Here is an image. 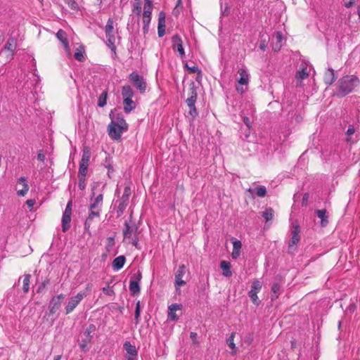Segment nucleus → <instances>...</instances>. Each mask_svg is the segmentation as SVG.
<instances>
[{
	"label": "nucleus",
	"instance_id": "12",
	"mask_svg": "<svg viewBox=\"0 0 360 360\" xmlns=\"http://www.w3.org/2000/svg\"><path fill=\"white\" fill-rule=\"evenodd\" d=\"M186 274V266L182 264L180 265L175 273V285L177 287L183 286L186 282L182 279Z\"/></svg>",
	"mask_w": 360,
	"mask_h": 360
},
{
	"label": "nucleus",
	"instance_id": "25",
	"mask_svg": "<svg viewBox=\"0 0 360 360\" xmlns=\"http://www.w3.org/2000/svg\"><path fill=\"white\" fill-rule=\"evenodd\" d=\"M124 349L127 352L126 356H137V350L134 345H132L130 342L127 341L124 344Z\"/></svg>",
	"mask_w": 360,
	"mask_h": 360
},
{
	"label": "nucleus",
	"instance_id": "60",
	"mask_svg": "<svg viewBox=\"0 0 360 360\" xmlns=\"http://www.w3.org/2000/svg\"><path fill=\"white\" fill-rule=\"evenodd\" d=\"M103 292L105 294L108 295H110L111 293H112V290H110L108 288H103Z\"/></svg>",
	"mask_w": 360,
	"mask_h": 360
},
{
	"label": "nucleus",
	"instance_id": "1",
	"mask_svg": "<svg viewBox=\"0 0 360 360\" xmlns=\"http://www.w3.org/2000/svg\"><path fill=\"white\" fill-rule=\"evenodd\" d=\"M360 84L359 79L355 75H345L337 83L336 95L342 98L350 94Z\"/></svg>",
	"mask_w": 360,
	"mask_h": 360
},
{
	"label": "nucleus",
	"instance_id": "31",
	"mask_svg": "<svg viewBox=\"0 0 360 360\" xmlns=\"http://www.w3.org/2000/svg\"><path fill=\"white\" fill-rule=\"evenodd\" d=\"M74 57L78 61H83L85 59L84 49L83 46L79 45L77 48L75 49Z\"/></svg>",
	"mask_w": 360,
	"mask_h": 360
},
{
	"label": "nucleus",
	"instance_id": "49",
	"mask_svg": "<svg viewBox=\"0 0 360 360\" xmlns=\"http://www.w3.org/2000/svg\"><path fill=\"white\" fill-rule=\"evenodd\" d=\"M37 160L40 162H44L45 160V154L44 153L43 150H39L37 154Z\"/></svg>",
	"mask_w": 360,
	"mask_h": 360
},
{
	"label": "nucleus",
	"instance_id": "48",
	"mask_svg": "<svg viewBox=\"0 0 360 360\" xmlns=\"http://www.w3.org/2000/svg\"><path fill=\"white\" fill-rule=\"evenodd\" d=\"M242 117L244 124L247 126L248 129H250L252 126V121L250 118L245 115H243Z\"/></svg>",
	"mask_w": 360,
	"mask_h": 360
},
{
	"label": "nucleus",
	"instance_id": "39",
	"mask_svg": "<svg viewBox=\"0 0 360 360\" xmlns=\"http://www.w3.org/2000/svg\"><path fill=\"white\" fill-rule=\"evenodd\" d=\"M88 167H89L88 163H84V162H80L79 174H78L79 176H86Z\"/></svg>",
	"mask_w": 360,
	"mask_h": 360
},
{
	"label": "nucleus",
	"instance_id": "20",
	"mask_svg": "<svg viewBox=\"0 0 360 360\" xmlns=\"http://www.w3.org/2000/svg\"><path fill=\"white\" fill-rule=\"evenodd\" d=\"M71 215L72 213H66L65 212H63V217H62V229L63 231L65 232L67 231L70 228V222L71 221Z\"/></svg>",
	"mask_w": 360,
	"mask_h": 360
},
{
	"label": "nucleus",
	"instance_id": "63",
	"mask_svg": "<svg viewBox=\"0 0 360 360\" xmlns=\"http://www.w3.org/2000/svg\"><path fill=\"white\" fill-rule=\"evenodd\" d=\"M126 360H137V356H126Z\"/></svg>",
	"mask_w": 360,
	"mask_h": 360
},
{
	"label": "nucleus",
	"instance_id": "42",
	"mask_svg": "<svg viewBox=\"0 0 360 360\" xmlns=\"http://www.w3.org/2000/svg\"><path fill=\"white\" fill-rule=\"evenodd\" d=\"M130 194H131V189L129 187H126L124 188L121 200H123L125 202H128Z\"/></svg>",
	"mask_w": 360,
	"mask_h": 360
},
{
	"label": "nucleus",
	"instance_id": "43",
	"mask_svg": "<svg viewBox=\"0 0 360 360\" xmlns=\"http://www.w3.org/2000/svg\"><path fill=\"white\" fill-rule=\"evenodd\" d=\"M185 67L190 73H195L199 71L198 67L195 65H190L186 63Z\"/></svg>",
	"mask_w": 360,
	"mask_h": 360
},
{
	"label": "nucleus",
	"instance_id": "27",
	"mask_svg": "<svg viewBox=\"0 0 360 360\" xmlns=\"http://www.w3.org/2000/svg\"><path fill=\"white\" fill-rule=\"evenodd\" d=\"M134 91L129 85H125L122 89V96L124 99L131 98L134 96Z\"/></svg>",
	"mask_w": 360,
	"mask_h": 360
},
{
	"label": "nucleus",
	"instance_id": "33",
	"mask_svg": "<svg viewBox=\"0 0 360 360\" xmlns=\"http://www.w3.org/2000/svg\"><path fill=\"white\" fill-rule=\"evenodd\" d=\"M129 290L132 295L139 294L140 292V287L138 281H131L129 284Z\"/></svg>",
	"mask_w": 360,
	"mask_h": 360
},
{
	"label": "nucleus",
	"instance_id": "36",
	"mask_svg": "<svg viewBox=\"0 0 360 360\" xmlns=\"http://www.w3.org/2000/svg\"><path fill=\"white\" fill-rule=\"evenodd\" d=\"M249 191H252L258 197H264L266 195V189L263 186L257 187L255 190L250 189Z\"/></svg>",
	"mask_w": 360,
	"mask_h": 360
},
{
	"label": "nucleus",
	"instance_id": "18",
	"mask_svg": "<svg viewBox=\"0 0 360 360\" xmlns=\"http://www.w3.org/2000/svg\"><path fill=\"white\" fill-rule=\"evenodd\" d=\"M336 79L334 70L332 68H328L325 72L323 77L325 83L328 85H331Z\"/></svg>",
	"mask_w": 360,
	"mask_h": 360
},
{
	"label": "nucleus",
	"instance_id": "8",
	"mask_svg": "<svg viewBox=\"0 0 360 360\" xmlns=\"http://www.w3.org/2000/svg\"><path fill=\"white\" fill-rule=\"evenodd\" d=\"M262 287V283L259 280L256 279L253 281L251 285V289L248 292V295L250 300L257 306L259 305L261 302L259 300V297H257V293L260 292Z\"/></svg>",
	"mask_w": 360,
	"mask_h": 360
},
{
	"label": "nucleus",
	"instance_id": "2",
	"mask_svg": "<svg viewBox=\"0 0 360 360\" xmlns=\"http://www.w3.org/2000/svg\"><path fill=\"white\" fill-rule=\"evenodd\" d=\"M92 284L88 283L84 291H80L75 296L71 297L65 307V312L67 314L71 313L79 304V302L87 296L91 291Z\"/></svg>",
	"mask_w": 360,
	"mask_h": 360
},
{
	"label": "nucleus",
	"instance_id": "32",
	"mask_svg": "<svg viewBox=\"0 0 360 360\" xmlns=\"http://www.w3.org/2000/svg\"><path fill=\"white\" fill-rule=\"evenodd\" d=\"M90 158L91 150L87 146L84 147L82 151V156L80 162L89 164Z\"/></svg>",
	"mask_w": 360,
	"mask_h": 360
},
{
	"label": "nucleus",
	"instance_id": "17",
	"mask_svg": "<svg viewBox=\"0 0 360 360\" xmlns=\"http://www.w3.org/2000/svg\"><path fill=\"white\" fill-rule=\"evenodd\" d=\"M18 184L21 186V189H18L17 191V194L18 196H25L29 191V186L26 182V179L25 177H20L18 180Z\"/></svg>",
	"mask_w": 360,
	"mask_h": 360
},
{
	"label": "nucleus",
	"instance_id": "7",
	"mask_svg": "<svg viewBox=\"0 0 360 360\" xmlns=\"http://www.w3.org/2000/svg\"><path fill=\"white\" fill-rule=\"evenodd\" d=\"M129 78L130 82L141 93L146 91L147 84L143 77L140 76L137 72H133L129 75Z\"/></svg>",
	"mask_w": 360,
	"mask_h": 360
},
{
	"label": "nucleus",
	"instance_id": "23",
	"mask_svg": "<svg viewBox=\"0 0 360 360\" xmlns=\"http://www.w3.org/2000/svg\"><path fill=\"white\" fill-rule=\"evenodd\" d=\"M316 216L321 219V225L325 227L328 224V216L326 210H317L316 211Z\"/></svg>",
	"mask_w": 360,
	"mask_h": 360
},
{
	"label": "nucleus",
	"instance_id": "46",
	"mask_svg": "<svg viewBox=\"0 0 360 360\" xmlns=\"http://www.w3.org/2000/svg\"><path fill=\"white\" fill-rule=\"evenodd\" d=\"M140 314H141L140 302H138L136 303V310H135V319H136V322H139V321Z\"/></svg>",
	"mask_w": 360,
	"mask_h": 360
},
{
	"label": "nucleus",
	"instance_id": "5",
	"mask_svg": "<svg viewBox=\"0 0 360 360\" xmlns=\"http://www.w3.org/2000/svg\"><path fill=\"white\" fill-rule=\"evenodd\" d=\"M238 74L240 77L237 79L238 84L236 85V89L239 94H243L247 89V88L243 86H248L250 79V75L247 70L243 68L239 69Z\"/></svg>",
	"mask_w": 360,
	"mask_h": 360
},
{
	"label": "nucleus",
	"instance_id": "4",
	"mask_svg": "<svg viewBox=\"0 0 360 360\" xmlns=\"http://www.w3.org/2000/svg\"><path fill=\"white\" fill-rule=\"evenodd\" d=\"M123 235L124 240H127L129 243L137 246V227L135 224H132L126 221L124 224V229L123 230Z\"/></svg>",
	"mask_w": 360,
	"mask_h": 360
},
{
	"label": "nucleus",
	"instance_id": "62",
	"mask_svg": "<svg viewBox=\"0 0 360 360\" xmlns=\"http://www.w3.org/2000/svg\"><path fill=\"white\" fill-rule=\"evenodd\" d=\"M220 266L223 271V275H225V261L221 262Z\"/></svg>",
	"mask_w": 360,
	"mask_h": 360
},
{
	"label": "nucleus",
	"instance_id": "55",
	"mask_svg": "<svg viewBox=\"0 0 360 360\" xmlns=\"http://www.w3.org/2000/svg\"><path fill=\"white\" fill-rule=\"evenodd\" d=\"M26 204L28 206V207L30 209V210H32V207L35 204V200H32V199H30V200H27L26 201Z\"/></svg>",
	"mask_w": 360,
	"mask_h": 360
},
{
	"label": "nucleus",
	"instance_id": "11",
	"mask_svg": "<svg viewBox=\"0 0 360 360\" xmlns=\"http://www.w3.org/2000/svg\"><path fill=\"white\" fill-rule=\"evenodd\" d=\"M172 48L176 51L180 56L182 58L185 55L184 49L182 44V40L178 35H174L172 38Z\"/></svg>",
	"mask_w": 360,
	"mask_h": 360
},
{
	"label": "nucleus",
	"instance_id": "10",
	"mask_svg": "<svg viewBox=\"0 0 360 360\" xmlns=\"http://www.w3.org/2000/svg\"><path fill=\"white\" fill-rule=\"evenodd\" d=\"M300 228L298 226H293L291 232V239L288 243V252L292 253L296 250V245L300 241Z\"/></svg>",
	"mask_w": 360,
	"mask_h": 360
},
{
	"label": "nucleus",
	"instance_id": "37",
	"mask_svg": "<svg viewBox=\"0 0 360 360\" xmlns=\"http://www.w3.org/2000/svg\"><path fill=\"white\" fill-rule=\"evenodd\" d=\"M143 21V31L144 34L148 33L149 30V25L150 22V17L142 16Z\"/></svg>",
	"mask_w": 360,
	"mask_h": 360
},
{
	"label": "nucleus",
	"instance_id": "29",
	"mask_svg": "<svg viewBox=\"0 0 360 360\" xmlns=\"http://www.w3.org/2000/svg\"><path fill=\"white\" fill-rule=\"evenodd\" d=\"M90 213L89 214V217H87L86 222H85V228L89 229L91 221L94 217H98L100 215V211L99 210H89Z\"/></svg>",
	"mask_w": 360,
	"mask_h": 360
},
{
	"label": "nucleus",
	"instance_id": "30",
	"mask_svg": "<svg viewBox=\"0 0 360 360\" xmlns=\"http://www.w3.org/2000/svg\"><path fill=\"white\" fill-rule=\"evenodd\" d=\"M274 216V211L271 207H268L265 209L264 212H262V217L264 218L266 221V224L269 221H271Z\"/></svg>",
	"mask_w": 360,
	"mask_h": 360
},
{
	"label": "nucleus",
	"instance_id": "41",
	"mask_svg": "<svg viewBox=\"0 0 360 360\" xmlns=\"http://www.w3.org/2000/svg\"><path fill=\"white\" fill-rule=\"evenodd\" d=\"M226 343H228L229 347L233 349L231 352V354H236V345L233 342V333L231 335V336L226 340Z\"/></svg>",
	"mask_w": 360,
	"mask_h": 360
},
{
	"label": "nucleus",
	"instance_id": "3",
	"mask_svg": "<svg viewBox=\"0 0 360 360\" xmlns=\"http://www.w3.org/2000/svg\"><path fill=\"white\" fill-rule=\"evenodd\" d=\"M127 128L128 125L124 120H120L119 122H112L108 126V134L112 139L118 140Z\"/></svg>",
	"mask_w": 360,
	"mask_h": 360
},
{
	"label": "nucleus",
	"instance_id": "45",
	"mask_svg": "<svg viewBox=\"0 0 360 360\" xmlns=\"http://www.w3.org/2000/svg\"><path fill=\"white\" fill-rule=\"evenodd\" d=\"M71 9L76 10L77 8V4L75 0H64Z\"/></svg>",
	"mask_w": 360,
	"mask_h": 360
},
{
	"label": "nucleus",
	"instance_id": "13",
	"mask_svg": "<svg viewBox=\"0 0 360 360\" xmlns=\"http://www.w3.org/2000/svg\"><path fill=\"white\" fill-rule=\"evenodd\" d=\"M56 37L58 39V40H60L61 41L66 53L68 54V56L69 57H70L71 52H70V46H69V44H68V42L67 40V34H66L65 32H64L62 30H58V32L56 33Z\"/></svg>",
	"mask_w": 360,
	"mask_h": 360
},
{
	"label": "nucleus",
	"instance_id": "47",
	"mask_svg": "<svg viewBox=\"0 0 360 360\" xmlns=\"http://www.w3.org/2000/svg\"><path fill=\"white\" fill-rule=\"evenodd\" d=\"M78 186L81 190H84L85 188V176H79Z\"/></svg>",
	"mask_w": 360,
	"mask_h": 360
},
{
	"label": "nucleus",
	"instance_id": "6",
	"mask_svg": "<svg viewBox=\"0 0 360 360\" xmlns=\"http://www.w3.org/2000/svg\"><path fill=\"white\" fill-rule=\"evenodd\" d=\"M114 22L109 18L105 25V32L107 38V44L112 51L115 50V35L114 32Z\"/></svg>",
	"mask_w": 360,
	"mask_h": 360
},
{
	"label": "nucleus",
	"instance_id": "16",
	"mask_svg": "<svg viewBox=\"0 0 360 360\" xmlns=\"http://www.w3.org/2000/svg\"><path fill=\"white\" fill-rule=\"evenodd\" d=\"M283 36L281 32H276L272 37L273 49L274 51H279L282 46Z\"/></svg>",
	"mask_w": 360,
	"mask_h": 360
},
{
	"label": "nucleus",
	"instance_id": "52",
	"mask_svg": "<svg viewBox=\"0 0 360 360\" xmlns=\"http://www.w3.org/2000/svg\"><path fill=\"white\" fill-rule=\"evenodd\" d=\"M354 132H355L354 127L353 125H349L346 131V134L349 136L354 134Z\"/></svg>",
	"mask_w": 360,
	"mask_h": 360
},
{
	"label": "nucleus",
	"instance_id": "50",
	"mask_svg": "<svg viewBox=\"0 0 360 360\" xmlns=\"http://www.w3.org/2000/svg\"><path fill=\"white\" fill-rule=\"evenodd\" d=\"M128 202H125L123 200H121L119 206H118V211H120L121 213L123 212V211L125 210Z\"/></svg>",
	"mask_w": 360,
	"mask_h": 360
},
{
	"label": "nucleus",
	"instance_id": "15",
	"mask_svg": "<svg viewBox=\"0 0 360 360\" xmlns=\"http://www.w3.org/2000/svg\"><path fill=\"white\" fill-rule=\"evenodd\" d=\"M182 309V305L181 304H172L168 307V319L172 321H177L178 316L176 314V311H180Z\"/></svg>",
	"mask_w": 360,
	"mask_h": 360
},
{
	"label": "nucleus",
	"instance_id": "24",
	"mask_svg": "<svg viewBox=\"0 0 360 360\" xmlns=\"http://www.w3.org/2000/svg\"><path fill=\"white\" fill-rule=\"evenodd\" d=\"M17 45L16 39L14 37H10L7 40L6 45L4 46V49L8 51L11 53V56H13L14 49H15Z\"/></svg>",
	"mask_w": 360,
	"mask_h": 360
},
{
	"label": "nucleus",
	"instance_id": "59",
	"mask_svg": "<svg viewBox=\"0 0 360 360\" xmlns=\"http://www.w3.org/2000/svg\"><path fill=\"white\" fill-rule=\"evenodd\" d=\"M354 1H355V0H349V1L345 3V7H347V8L352 7L354 5Z\"/></svg>",
	"mask_w": 360,
	"mask_h": 360
},
{
	"label": "nucleus",
	"instance_id": "56",
	"mask_svg": "<svg viewBox=\"0 0 360 360\" xmlns=\"http://www.w3.org/2000/svg\"><path fill=\"white\" fill-rule=\"evenodd\" d=\"M66 213L71 212L72 213V201H69L66 205L65 211Z\"/></svg>",
	"mask_w": 360,
	"mask_h": 360
},
{
	"label": "nucleus",
	"instance_id": "19",
	"mask_svg": "<svg viewBox=\"0 0 360 360\" xmlns=\"http://www.w3.org/2000/svg\"><path fill=\"white\" fill-rule=\"evenodd\" d=\"M126 259L124 256L120 255L112 261V266L114 270L118 271L122 269L125 263Z\"/></svg>",
	"mask_w": 360,
	"mask_h": 360
},
{
	"label": "nucleus",
	"instance_id": "35",
	"mask_svg": "<svg viewBox=\"0 0 360 360\" xmlns=\"http://www.w3.org/2000/svg\"><path fill=\"white\" fill-rule=\"evenodd\" d=\"M30 278H31V276L30 274H25L23 276L22 290H23V292L25 293H27L30 289Z\"/></svg>",
	"mask_w": 360,
	"mask_h": 360
},
{
	"label": "nucleus",
	"instance_id": "26",
	"mask_svg": "<svg viewBox=\"0 0 360 360\" xmlns=\"http://www.w3.org/2000/svg\"><path fill=\"white\" fill-rule=\"evenodd\" d=\"M123 105L124 112L127 113L130 112L136 108V104L134 101H132L131 98L124 99L123 100Z\"/></svg>",
	"mask_w": 360,
	"mask_h": 360
},
{
	"label": "nucleus",
	"instance_id": "58",
	"mask_svg": "<svg viewBox=\"0 0 360 360\" xmlns=\"http://www.w3.org/2000/svg\"><path fill=\"white\" fill-rule=\"evenodd\" d=\"M103 195H102V194H100V195H98L96 198V199H95L94 200H95L96 202H99V203H101V204H102V205H103Z\"/></svg>",
	"mask_w": 360,
	"mask_h": 360
},
{
	"label": "nucleus",
	"instance_id": "28",
	"mask_svg": "<svg viewBox=\"0 0 360 360\" xmlns=\"http://www.w3.org/2000/svg\"><path fill=\"white\" fill-rule=\"evenodd\" d=\"M281 292V285L278 283H273L271 286V299L272 301L276 300Z\"/></svg>",
	"mask_w": 360,
	"mask_h": 360
},
{
	"label": "nucleus",
	"instance_id": "14",
	"mask_svg": "<svg viewBox=\"0 0 360 360\" xmlns=\"http://www.w3.org/2000/svg\"><path fill=\"white\" fill-rule=\"evenodd\" d=\"M233 243V250L231 252V257L233 259H237L240 255V251L242 248V243L240 240L231 238Z\"/></svg>",
	"mask_w": 360,
	"mask_h": 360
},
{
	"label": "nucleus",
	"instance_id": "57",
	"mask_svg": "<svg viewBox=\"0 0 360 360\" xmlns=\"http://www.w3.org/2000/svg\"><path fill=\"white\" fill-rule=\"evenodd\" d=\"M197 337H198V335L196 333H194V332H191L190 333V338L191 339L193 340V342L194 343H196L197 342Z\"/></svg>",
	"mask_w": 360,
	"mask_h": 360
},
{
	"label": "nucleus",
	"instance_id": "61",
	"mask_svg": "<svg viewBox=\"0 0 360 360\" xmlns=\"http://www.w3.org/2000/svg\"><path fill=\"white\" fill-rule=\"evenodd\" d=\"M158 26L165 27V20L158 19Z\"/></svg>",
	"mask_w": 360,
	"mask_h": 360
},
{
	"label": "nucleus",
	"instance_id": "54",
	"mask_svg": "<svg viewBox=\"0 0 360 360\" xmlns=\"http://www.w3.org/2000/svg\"><path fill=\"white\" fill-rule=\"evenodd\" d=\"M158 36L160 37H163L165 33V27L158 26Z\"/></svg>",
	"mask_w": 360,
	"mask_h": 360
},
{
	"label": "nucleus",
	"instance_id": "22",
	"mask_svg": "<svg viewBox=\"0 0 360 360\" xmlns=\"http://www.w3.org/2000/svg\"><path fill=\"white\" fill-rule=\"evenodd\" d=\"M95 326L94 325H90L84 331V335L85 336V340L84 342L85 343H82L80 345L81 347L84 348L86 345V343L89 342L91 340V334L94 332L95 330Z\"/></svg>",
	"mask_w": 360,
	"mask_h": 360
},
{
	"label": "nucleus",
	"instance_id": "9",
	"mask_svg": "<svg viewBox=\"0 0 360 360\" xmlns=\"http://www.w3.org/2000/svg\"><path fill=\"white\" fill-rule=\"evenodd\" d=\"M64 297V295L60 294L51 298L49 304V312L50 314L53 315L58 311Z\"/></svg>",
	"mask_w": 360,
	"mask_h": 360
},
{
	"label": "nucleus",
	"instance_id": "21",
	"mask_svg": "<svg viewBox=\"0 0 360 360\" xmlns=\"http://www.w3.org/2000/svg\"><path fill=\"white\" fill-rule=\"evenodd\" d=\"M196 101V94L192 95L186 99L187 105L190 108V114L191 115L196 114V109L195 108V103Z\"/></svg>",
	"mask_w": 360,
	"mask_h": 360
},
{
	"label": "nucleus",
	"instance_id": "44",
	"mask_svg": "<svg viewBox=\"0 0 360 360\" xmlns=\"http://www.w3.org/2000/svg\"><path fill=\"white\" fill-rule=\"evenodd\" d=\"M101 207L102 204L94 200V202L90 205L89 210H99L101 212Z\"/></svg>",
	"mask_w": 360,
	"mask_h": 360
},
{
	"label": "nucleus",
	"instance_id": "38",
	"mask_svg": "<svg viewBox=\"0 0 360 360\" xmlns=\"http://www.w3.org/2000/svg\"><path fill=\"white\" fill-rule=\"evenodd\" d=\"M107 96L108 94L106 91L102 92V94L99 96L98 99V105L99 107L103 108L106 105Z\"/></svg>",
	"mask_w": 360,
	"mask_h": 360
},
{
	"label": "nucleus",
	"instance_id": "53",
	"mask_svg": "<svg viewBox=\"0 0 360 360\" xmlns=\"http://www.w3.org/2000/svg\"><path fill=\"white\" fill-rule=\"evenodd\" d=\"M231 265L229 262H226V277L231 276L232 275V271L231 270Z\"/></svg>",
	"mask_w": 360,
	"mask_h": 360
},
{
	"label": "nucleus",
	"instance_id": "34",
	"mask_svg": "<svg viewBox=\"0 0 360 360\" xmlns=\"http://www.w3.org/2000/svg\"><path fill=\"white\" fill-rule=\"evenodd\" d=\"M309 76V74L307 71V68H302V70H300L297 72L296 75H295V78L297 80H300V82H302V80L307 78Z\"/></svg>",
	"mask_w": 360,
	"mask_h": 360
},
{
	"label": "nucleus",
	"instance_id": "40",
	"mask_svg": "<svg viewBox=\"0 0 360 360\" xmlns=\"http://www.w3.org/2000/svg\"><path fill=\"white\" fill-rule=\"evenodd\" d=\"M152 4H144L143 16L150 17L152 13Z\"/></svg>",
	"mask_w": 360,
	"mask_h": 360
},
{
	"label": "nucleus",
	"instance_id": "64",
	"mask_svg": "<svg viewBox=\"0 0 360 360\" xmlns=\"http://www.w3.org/2000/svg\"><path fill=\"white\" fill-rule=\"evenodd\" d=\"M46 284V282L42 283V284L39 287L37 291L41 292L43 290V288L45 287Z\"/></svg>",
	"mask_w": 360,
	"mask_h": 360
},
{
	"label": "nucleus",
	"instance_id": "51",
	"mask_svg": "<svg viewBox=\"0 0 360 360\" xmlns=\"http://www.w3.org/2000/svg\"><path fill=\"white\" fill-rule=\"evenodd\" d=\"M134 11L137 13L138 15H140L141 12V2H136L134 6Z\"/></svg>",
	"mask_w": 360,
	"mask_h": 360
}]
</instances>
